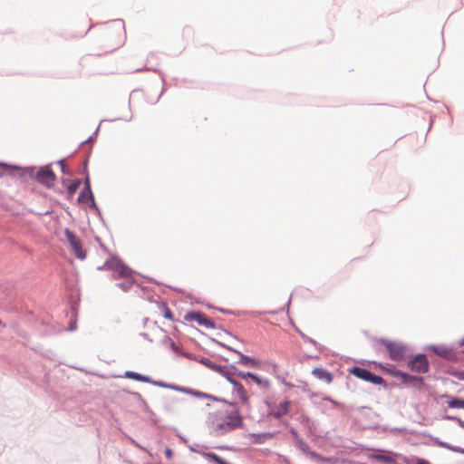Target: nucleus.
Returning a JSON list of instances; mask_svg holds the SVG:
<instances>
[{"mask_svg":"<svg viewBox=\"0 0 464 464\" xmlns=\"http://www.w3.org/2000/svg\"><path fill=\"white\" fill-rule=\"evenodd\" d=\"M322 399H323V401H326L331 402L335 407H340L341 406L340 402H338L337 401L334 400L330 396L324 395Z\"/></svg>","mask_w":464,"mask_h":464,"instance_id":"79ce46f5","label":"nucleus"},{"mask_svg":"<svg viewBox=\"0 0 464 464\" xmlns=\"http://www.w3.org/2000/svg\"><path fill=\"white\" fill-rule=\"evenodd\" d=\"M372 460L381 461L386 464H394L396 460L392 454L389 451L380 450L377 453H372L369 456Z\"/></svg>","mask_w":464,"mask_h":464,"instance_id":"2eb2a0df","label":"nucleus"},{"mask_svg":"<svg viewBox=\"0 0 464 464\" xmlns=\"http://www.w3.org/2000/svg\"><path fill=\"white\" fill-rule=\"evenodd\" d=\"M379 367L384 371L385 372L389 373V372L392 371L394 368H388L384 365H382V363H379Z\"/></svg>","mask_w":464,"mask_h":464,"instance_id":"4d7b16f0","label":"nucleus"},{"mask_svg":"<svg viewBox=\"0 0 464 464\" xmlns=\"http://www.w3.org/2000/svg\"><path fill=\"white\" fill-rule=\"evenodd\" d=\"M134 283H135L134 280L125 281V282H121V283H117L116 286L121 288L123 292H129L131 289Z\"/></svg>","mask_w":464,"mask_h":464,"instance_id":"7c9ffc66","label":"nucleus"},{"mask_svg":"<svg viewBox=\"0 0 464 464\" xmlns=\"http://www.w3.org/2000/svg\"><path fill=\"white\" fill-rule=\"evenodd\" d=\"M350 374L355 376L358 379L371 382L375 385H382L385 390H389L390 386L385 380L381 376L373 373L367 368L360 366H353L348 369Z\"/></svg>","mask_w":464,"mask_h":464,"instance_id":"7ed1b4c3","label":"nucleus"},{"mask_svg":"<svg viewBox=\"0 0 464 464\" xmlns=\"http://www.w3.org/2000/svg\"><path fill=\"white\" fill-rule=\"evenodd\" d=\"M181 388H182V386L173 384V383H168V386H167V389H171V390L178 391V392H180Z\"/></svg>","mask_w":464,"mask_h":464,"instance_id":"8fccbe9b","label":"nucleus"},{"mask_svg":"<svg viewBox=\"0 0 464 464\" xmlns=\"http://www.w3.org/2000/svg\"><path fill=\"white\" fill-rule=\"evenodd\" d=\"M196 390L194 389H191V388H188V387H184L182 386V388L180 389V392H183V393H186V394H189V395H192L193 396V393L195 392Z\"/></svg>","mask_w":464,"mask_h":464,"instance_id":"49530a36","label":"nucleus"},{"mask_svg":"<svg viewBox=\"0 0 464 464\" xmlns=\"http://www.w3.org/2000/svg\"><path fill=\"white\" fill-rule=\"evenodd\" d=\"M238 376L246 381L248 379H251V381L256 382L261 388L268 389L270 387V382L268 379L262 378L254 372H238Z\"/></svg>","mask_w":464,"mask_h":464,"instance_id":"f8f14e48","label":"nucleus"},{"mask_svg":"<svg viewBox=\"0 0 464 464\" xmlns=\"http://www.w3.org/2000/svg\"><path fill=\"white\" fill-rule=\"evenodd\" d=\"M389 374L401 379V382L408 387L421 390L422 386L424 385V377L422 376L411 375L399 369H393L392 371L389 372Z\"/></svg>","mask_w":464,"mask_h":464,"instance_id":"20e7f679","label":"nucleus"},{"mask_svg":"<svg viewBox=\"0 0 464 464\" xmlns=\"http://www.w3.org/2000/svg\"><path fill=\"white\" fill-rule=\"evenodd\" d=\"M276 378L283 383L285 384V386L287 387H293L292 384H290L289 382H286V380L284 378V377H281L279 375L276 376Z\"/></svg>","mask_w":464,"mask_h":464,"instance_id":"5fc2aeb1","label":"nucleus"},{"mask_svg":"<svg viewBox=\"0 0 464 464\" xmlns=\"http://www.w3.org/2000/svg\"><path fill=\"white\" fill-rule=\"evenodd\" d=\"M95 213L97 214V216L99 217V218L101 219V221H102V223H104L105 221H104V218H103V217H102V214L101 209H100V208H97V210L95 211Z\"/></svg>","mask_w":464,"mask_h":464,"instance_id":"052dcab7","label":"nucleus"},{"mask_svg":"<svg viewBox=\"0 0 464 464\" xmlns=\"http://www.w3.org/2000/svg\"><path fill=\"white\" fill-rule=\"evenodd\" d=\"M291 401L287 399L282 401L276 411H272L268 413V416H272L276 420H280L283 416L287 415L290 411Z\"/></svg>","mask_w":464,"mask_h":464,"instance_id":"4468645a","label":"nucleus"},{"mask_svg":"<svg viewBox=\"0 0 464 464\" xmlns=\"http://www.w3.org/2000/svg\"><path fill=\"white\" fill-rule=\"evenodd\" d=\"M409 368L418 373H426L430 370V362L425 353L412 355L408 362Z\"/></svg>","mask_w":464,"mask_h":464,"instance_id":"0eeeda50","label":"nucleus"},{"mask_svg":"<svg viewBox=\"0 0 464 464\" xmlns=\"http://www.w3.org/2000/svg\"><path fill=\"white\" fill-rule=\"evenodd\" d=\"M149 383H151L158 387L167 388L168 383L163 381H154L151 379V382H149Z\"/></svg>","mask_w":464,"mask_h":464,"instance_id":"c03bdc74","label":"nucleus"},{"mask_svg":"<svg viewBox=\"0 0 464 464\" xmlns=\"http://www.w3.org/2000/svg\"><path fill=\"white\" fill-rule=\"evenodd\" d=\"M124 377L131 380H135L138 382H151V377L149 375H144L133 371H126L124 372Z\"/></svg>","mask_w":464,"mask_h":464,"instance_id":"6ab92c4d","label":"nucleus"},{"mask_svg":"<svg viewBox=\"0 0 464 464\" xmlns=\"http://www.w3.org/2000/svg\"><path fill=\"white\" fill-rule=\"evenodd\" d=\"M198 362L214 372L217 370V367H218V364L215 363L214 362L206 357H200V359H198Z\"/></svg>","mask_w":464,"mask_h":464,"instance_id":"bb28decb","label":"nucleus"},{"mask_svg":"<svg viewBox=\"0 0 464 464\" xmlns=\"http://www.w3.org/2000/svg\"><path fill=\"white\" fill-rule=\"evenodd\" d=\"M93 193H92V188H90L89 191L87 190H84V188H82V189L80 191L79 193V196H78V198H77V201L79 203H84V202H87V200L89 198H92L93 197Z\"/></svg>","mask_w":464,"mask_h":464,"instance_id":"393cba45","label":"nucleus"},{"mask_svg":"<svg viewBox=\"0 0 464 464\" xmlns=\"http://www.w3.org/2000/svg\"><path fill=\"white\" fill-rule=\"evenodd\" d=\"M12 176H19L21 178L29 176L36 179L39 183L44 185L46 188H51L53 182L55 180L56 176L53 171L51 165H44L40 167L37 170L35 167L20 168L14 165H8L6 163H0Z\"/></svg>","mask_w":464,"mask_h":464,"instance_id":"f257e3e1","label":"nucleus"},{"mask_svg":"<svg viewBox=\"0 0 464 464\" xmlns=\"http://www.w3.org/2000/svg\"><path fill=\"white\" fill-rule=\"evenodd\" d=\"M219 375L224 377L226 380H227L229 377H231L233 374L227 369V365H218L217 367V370L215 371Z\"/></svg>","mask_w":464,"mask_h":464,"instance_id":"c85d7f7f","label":"nucleus"},{"mask_svg":"<svg viewBox=\"0 0 464 464\" xmlns=\"http://www.w3.org/2000/svg\"><path fill=\"white\" fill-rule=\"evenodd\" d=\"M82 185V179H76L70 182V184L67 185V194L68 198H72L76 191L79 189V188Z\"/></svg>","mask_w":464,"mask_h":464,"instance_id":"5701e85b","label":"nucleus"},{"mask_svg":"<svg viewBox=\"0 0 464 464\" xmlns=\"http://www.w3.org/2000/svg\"><path fill=\"white\" fill-rule=\"evenodd\" d=\"M248 436L252 438V444H263L266 440L273 439L275 433L269 431L261 433H249Z\"/></svg>","mask_w":464,"mask_h":464,"instance_id":"f3484780","label":"nucleus"},{"mask_svg":"<svg viewBox=\"0 0 464 464\" xmlns=\"http://www.w3.org/2000/svg\"><path fill=\"white\" fill-rule=\"evenodd\" d=\"M380 343L386 348L389 357L392 361H401L405 357L406 345L401 343L390 341L385 338H382Z\"/></svg>","mask_w":464,"mask_h":464,"instance_id":"39448f33","label":"nucleus"},{"mask_svg":"<svg viewBox=\"0 0 464 464\" xmlns=\"http://www.w3.org/2000/svg\"><path fill=\"white\" fill-rule=\"evenodd\" d=\"M211 397L212 398H208V400H211V401H218V402H223V403H226V404H229L231 406H236V402H230L228 401L227 400L224 399V398H221V397H218V396H215V395H212L211 394Z\"/></svg>","mask_w":464,"mask_h":464,"instance_id":"72a5a7b5","label":"nucleus"},{"mask_svg":"<svg viewBox=\"0 0 464 464\" xmlns=\"http://www.w3.org/2000/svg\"><path fill=\"white\" fill-rule=\"evenodd\" d=\"M140 336L144 339L148 340L149 342H152V339L150 338V335L147 333H140Z\"/></svg>","mask_w":464,"mask_h":464,"instance_id":"0e129e2a","label":"nucleus"},{"mask_svg":"<svg viewBox=\"0 0 464 464\" xmlns=\"http://www.w3.org/2000/svg\"><path fill=\"white\" fill-rule=\"evenodd\" d=\"M227 369L233 374L238 375V372H244L243 371L238 370L235 364L227 365Z\"/></svg>","mask_w":464,"mask_h":464,"instance_id":"ea45409f","label":"nucleus"},{"mask_svg":"<svg viewBox=\"0 0 464 464\" xmlns=\"http://www.w3.org/2000/svg\"><path fill=\"white\" fill-rule=\"evenodd\" d=\"M113 23L118 24L123 30H125L123 20L116 19V20H113Z\"/></svg>","mask_w":464,"mask_h":464,"instance_id":"13d9d810","label":"nucleus"},{"mask_svg":"<svg viewBox=\"0 0 464 464\" xmlns=\"http://www.w3.org/2000/svg\"><path fill=\"white\" fill-rule=\"evenodd\" d=\"M382 430L383 431H387V430H390L391 432H393V433H396V432H401V431H406L407 430L405 428H389L388 426H382Z\"/></svg>","mask_w":464,"mask_h":464,"instance_id":"4c0bfd02","label":"nucleus"},{"mask_svg":"<svg viewBox=\"0 0 464 464\" xmlns=\"http://www.w3.org/2000/svg\"><path fill=\"white\" fill-rule=\"evenodd\" d=\"M244 424L242 416H236L235 421H222L217 424L212 433L215 436L224 435L226 432L236 430L237 428L242 427Z\"/></svg>","mask_w":464,"mask_h":464,"instance_id":"6e6552de","label":"nucleus"},{"mask_svg":"<svg viewBox=\"0 0 464 464\" xmlns=\"http://www.w3.org/2000/svg\"><path fill=\"white\" fill-rule=\"evenodd\" d=\"M99 270H112L117 273L113 278H129L131 277L135 272L130 268L119 256H112L107 259L102 266L98 267Z\"/></svg>","mask_w":464,"mask_h":464,"instance_id":"f03ea898","label":"nucleus"},{"mask_svg":"<svg viewBox=\"0 0 464 464\" xmlns=\"http://www.w3.org/2000/svg\"><path fill=\"white\" fill-rule=\"evenodd\" d=\"M64 236H65L69 245H71L72 243H73L79 239V237L75 235V233L73 231H72L70 228L64 229Z\"/></svg>","mask_w":464,"mask_h":464,"instance_id":"c756f323","label":"nucleus"},{"mask_svg":"<svg viewBox=\"0 0 464 464\" xmlns=\"http://www.w3.org/2000/svg\"><path fill=\"white\" fill-rule=\"evenodd\" d=\"M99 129H100V126H98V127H97V129H96V130L94 131V133H93L92 136H90L86 140L82 141V142L81 143V145H84V144H85V143H87V142H91V141H92V140H93V139H94V137L97 135V133H98V131H99Z\"/></svg>","mask_w":464,"mask_h":464,"instance_id":"de8ad7c7","label":"nucleus"},{"mask_svg":"<svg viewBox=\"0 0 464 464\" xmlns=\"http://www.w3.org/2000/svg\"><path fill=\"white\" fill-rule=\"evenodd\" d=\"M291 301H292V295L289 297L288 302L285 304V306L281 308V311H285V310L288 311L289 310V306L291 304Z\"/></svg>","mask_w":464,"mask_h":464,"instance_id":"bf43d9fd","label":"nucleus"},{"mask_svg":"<svg viewBox=\"0 0 464 464\" xmlns=\"http://www.w3.org/2000/svg\"><path fill=\"white\" fill-rule=\"evenodd\" d=\"M295 447L300 450L307 457H310L312 459H315L324 463L329 461L328 458L322 456L315 450H313L304 440H298L297 442H295Z\"/></svg>","mask_w":464,"mask_h":464,"instance_id":"9b49d317","label":"nucleus"},{"mask_svg":"<svg viewBox=\"0 0 464 464\" xmlns=\"http://www.w3.org/2000/svg\"><path fill=\"white\" fill-rule=\"evenodd\" d=\"M438 445L440 447H443L445 449L450 450L455 452L464 453V448L459 447V446H452L448 442L445 441H438Z\"/></svg>","mask_w":464,"mask_h":464,"instance_id":"cd10ccee","label":"nucleus"},{"mask_svg":"<svg viewBox=\"0 0 464 464\" xmlns=\"http://www.w3.org/2000/svg\"><path fill=\"white\" fill-rule=\"evenodd\" d=\"M236 416H241L237 410L230 411L227 412V419L229 421H235Z\"/></svg>","mask_w":464,"mask_h":464,"instance_id":"f704fd0d","label":"nucleus"},{"mask_svg":"<svg viewBox=\"0 0 464 464\" xmlns=\"http://www.w3.org/2000/svg\"><path fill=\"white\" fill-rule=\"evenodd\" d=\"M302 423L305 426L309 436H315L316 427L314 421H311L308 417H303Z\"/></svg>","mask_w":464,"mask_h":464,"instance_id":"b1692460","label":"nucleus"},{"mask_svg":"<svg viewBox=\"0 0 464 464\" xmlns=\"http://www.w3.org/2000/svg\"><path fill=\"white\" fill-rule=\"evenodd\" d=\"M427 350L431 351L436 355L446 359L448 361H455L457 359V354L453 349H450L445 345H436L431 344L426 347Z\"/></svg>","mask_w":464,"mask_h":464,"instance_id":"9d476101","label":"nucleus"},{"mask_svg":"<svg viewBox=\"0 0 464 464\" xmlns=\"http://www.w3.org/2000/svg\"><path fill=\"white\" fill-rule=\"evenodd\" d=\"M209 340H210V342L216 343L217 345H218L222 348H225L232 353H237L239 356V361H237V363L242 364L245 366L254 367V368L258 367L260 365V362L257 361L256 359H255L251 356L246 355V354L242 353L240 351L231 347L222 342H219L215 338L209 337Z\"/></svg>","mask_w":464,"mask_h":464,"instance_id":"423d86ee","label":"nucleus"},{"mask_svg":"<svg viewBox=\"0 0 464 464\" xmlns=\"http://www.w3.org/2000/svg\"><path fill=\"white\" fill-rule=\"evenodd\" d=\"M185 321H196L199 325L205 326L207 328H212L215 329L217 327V324L215 322L207 317L203 313L199 311L190 310L188 311L185 316Z\"/></svg>","mask_w":464,"mask_h":464,"instance_id":"1a4fd4ad","label":"nucleus"},{"mask_svg":"<svg viewBox=\"0 0 464 464\" xmlns=\"http://www.w3.org/2000/svg\"><path fill=\"white\" fill-rule=\"evenodd\" d=\"M295 330L296 331V333H298V334L300 335V337L304 341V342H307V343H310L311 344H313L319 352H322L323 349H324V346L322 344H320L319 343H317L315 340H314L313 338L309 337L308 335H306L304 333H303L298 327L295 326Z\"/></svg>","mask_w":464,"mask_h":464,"instance_id":"412c9836","label":"nucleus"},{"mask_svg":"<svg viewBox=\"0 0 464 464\" xmlns=\"http://www.w3.org/2000/svg\"><path fill=\"white\" fill-rule=\"evenodd\" d=\"M130 394L140 403L142 400H143V397L142 395L138 392H130Z\"/></svg>","mask_w":464,"mask_h":464,"instance_id":"a18cd8bd","label":"nucleus"},{"mask_svg":"<svg viewBox=\"0 0 464 464\" xmlns=\"http://www.w3.org/2000/svg\"><path fill=\"white\" fill-rule=\"evenodd\" d=\"M457 376H458L459 380H461V381L464 380V371L458 372Z\"/></svg>","mask_w":464,"mask_h":464,"instance_id":"338daca9","label":"nucleus"},{"mask_svg":"<svg viewBox=\"0 0 464 464\" xmlns=\"http://www.w3.org/2000/svg\"><path fill=\"white\" fill-rule=\"evenodd\" d=\"M84 203L87 204L90 208L94 209V211H96L97 208H99L95 202L94 196L92 197V198H89L87 202Z\"/></svg>","mask_w":464,"mask_h":464,"instance_id":"58836bf2","label":"nucleus"},{"mask_svg":"<svg viewBox=\"0 0 464 464\" xmlns=\"http://www.w3.org/2000/svg\"><path fill=\"white\" fill-rule=\"evenodd\" d=\"M76 327H77V326H76V322H72V323H70V324H69V328H68V329H69V331H71V332H72V331L76 330Z\"/></svg>","mask_w":464,"mask_h":464,"instance_id":"e2e57ef3","label":"nucleus"},{"mask_svg":"<svg viewBox=\"0 0 464 464\" xmlns=\"http://www.w3.org/2000/svg\"><path fill=\"white\" fill-rule=\"evenodd\" d=\"M219 312L223 313V314H234V312L231 311V310H228V309H224V308H217Z\"/></svg>","mask_w":464,"mask_h":464,"instance_id":"680f3d73","label":"nucleus"},{"mask_svg":"<svg viewBox=\"0 0 464 464\" xmlns=\"http://www.w3.org/2000/svg\"><path fill=\"white\" fill-rule=\"evenodd\" d=\"M233 387H234L233 392L238 395L241 402L246 405L248 404L249 400L246 395V390H245L244 386L241 384V382H237L233 385Z\"/></svg>","mask_w":464,"mask_h":464,"instance_id":"aec40b11","label":"nucleus"},{"mask_svg":"<svg viewBox=\"0 0 464 464\" xmlns=\"http://www.w3.org/2000/svg\"><path fill=\"white\" fill-rule=\"evenodd\" d=\"M70 182L71 181L67 179H63V180H62L63 185L66 188H67V185L70 184Z\"/></svg>","mask_w":464,"mask_h":464,"instance_id":"774afa93","label":"nucleus"},{"mask_svg":"<svg viewBox=\"0 0 464 464\" xmlns=\"http://www.w3.org/2000/svg\"><path fill=\"white\" fill-rule=\"evenodd\" d=\"M57 164L60 165L61 167V171L63 173V174H66V175H71L72 172L71 170L67 168V166L65 165V159H62L60 160L57 161Z\"/></svg>","mask_w":464,"mask_h":464,"instance_id":"473e14b6","label":"nucleus"},{"mask_svg":"<svg viewBox=\"0 0 464 464\" xmlns=\"http://www.w3.org/2000/svg\"><path fill=\"white\" fill-rule=\"evenodd\" d=\"M193 396L196 397V398H199V399L212 398L211 394L206 393V392H200V391H198V390L195 391V392L193 393Z\"/></svg>","mask_w":464,"mask_h":464,"instance_id":"c9c22d12","label":"nucleus"},{"mask_svg":"<svg viewBox=\"0 0 464 464\" xmlns=\"http://www.w3.org/2000/svg\"><path fill=\"white\" fill-rule=\"evenodd\" d=\"M229 383H231L232 385H234L237 382H238L237 380H236L234 378V375H232L231 377H229L227 380Z\"/></svg>","mask_w":464,"mask_h":464,"instance_id":"69168bd1","label":"nucleus"},{"mask_svg":"<svg viewBox=\"0 0 464 464\" xmlns=\"http://www.w3.org/2000/svg\"><path fill=\"white\" fill-rule=\"evenodd\" d=\"M130 440L131 444H132L133 446H135L136 448H138V449H140V450H143V451H148L146 448H144L143 446H141V445H140L139 442H137L135 440H133V439H130Z\"/></svg>","mask_w":464,"mask_h":464,"instance_id":"09e8293b","label":"nucleus"},{"mask_svg":"<svg viewBox=\"0 0 464 464\" xmlns=\"http://www.w3.org/2000/svg\"><path fill=\"white\" fill-rule=\"evenodd\" d=\"M440 403L447 404L451 409H464V399L454 397L449 394H442L440 396Z\"/></svg>","mask_w":464,"mask_h":464,"instance_id":"ddd939ff","label":"nucleus"},{"mask_svg":"<svg viewBox=\"0 0 464 464\" xmlns=\"http://www.w3.org/2000/svg\"><path fill=\"white\" fill-rule=\"evenodd\" d=\"M165 456L167 459H170L172 457H173V451L170 448H166L165 449Z\"/></svg>","mask_w":464,"mask_h":464,"instance_id":"3c124183","label":"nucleus"},{"mask_svg":"<svg viewBox=\"0 0 464 464\" xmlns=\"http://www.w3.org/2000/svg\"><path fill=\"white\" fill-rule=\"evenodd\" d=\"M216 449L218 450H232V451H236V448L234 446H218L216 447Z\"/></svg>","mask_w":464,"mask_h":464,"instance_id":"603ef678","label":"nucleus"},{"mask_svg":"<svg viewBox=\"0 0 464 464\" xmlns=\"http://www.w3.org/2000/svg\"><path fill=\"white\" fill-rule=\"evenodd\" d=\"M312 374L317 379L324 381L328 384L331 383L334 379L333 373L323 367H315L312 371Z\"/></svg>","mask_w":464,"mask_h":464,"instance_id":"dca6fc26","label":"nucleus"},{"mask_svg":"<svg viewBox=\"0 0 464 464\" xmlns=\"http://www.w3.org/2000/svg\"><path fill=\"white\" fill-rule=\"evenodd\" d=\"M163 345L168 346L173 353L179 354L181 353V349L175 343V342L168 335H165L161 341Z\"/></svg>","mask_w":464,"mask_h":464,"instance_id":"4be33fe9","label":"nucleus"},{"mask_svg":"<svg viewBox=\"0 0 464 464\" xmlns=\"http://www.w3.org/2000/svg\"><path fill=\"white\" fill-rule=\"evenodd\" d=\"M140 405L145 411H149V405L144 399L140 402Z\"/></svg>","mask_w":464,"mask_h":464,"instance_id":"6e6d98bb","label":"nucleus"},{"mask_svg":"<svg viewBox=\"0 0 464 464\" xmlns=\"http://www.w3.org/2000/svg\"><path fill=\"white\" fill-rule=\"evenodd\" d=\"M91 155V149L89 150L88 153L86 154L85 156V159L82 162V166H83V173H86L88 172V162H89V157Z\"/></svg>","mask_w":464,"mask_h":464,"instance_id":"37998d69","label":"nucleus"},{"mask_svg":"<svg viewBox=\"0 0 464 464\" xmlns=\"http://www.w3.org/2000/svg\"><path fill=\"white\" fill-rule=\"evenodd\" d=\"M83 175H84V179H82V184H83L84 190L89 191L90 188H92L89 173L86 172V173H83Z\"/></svg>","mask_w":464,"mask_h":464,"instance_id":"2f4dec72","label":"nucleus"},{"mask_svg":"<svg viewBox=\"0 0 464 464\" xmlns=\"http://www.w3.org/2000/svg\"><path fill=\"white\" fill-rule=\"evenodd\" d=\"M179 355H181V356H183V357H185L187 359L197 361V362H198V359H200V356H197V355H194L192 353H187V352H183V351H181Z\"/></svg>","mask_w":464,"mask_h":464,"instance_id":"e433bc0d","label":"nucleus"},{"mask_svg":"<svg viewBox=\"0 0 464 464\" xmlns=\"http://www.w3.org/2000/svg\"><path fill=\"white\" fill-rule=\"evenodd\" d=\"M159 308L162 310L163 316L168 320H173L174 315L171 310L169 308L168 304L165 302H160L159 304Z\"/></svg>","mask_w":464,"mask_h":464,"instance_id":"a878e982","label":"nucleus"},{"mask_svg":"<svg viewBox=\"0 0 464 464\" xmlns=\"http://www.w3.org/2000/svg\"><path fill=\"white\" fill-rule=\"evenodd\" d=\"M415 464H431L429 460L422 459V458H417Z\"/></svg>","mask_w":464,"mask_h":464,"instance_id":"864d4df0","label":"nucleus"},{"mask_svg":"<svg viewBox=\"0 0 464 464\" xmlns=\"http://www.w3.org/2000/svg\"><path fill=\"white\" fill-rule=\"evenodd\" d=\"M69 246L72 252L78 259L83 260L86 258V251L84 250L80 238Z\"/></svg>","mask_w":464,"mask_h":464,"instance_id":"a211bd4d","label":"nucleus"},{"mask_svg":"<svg viewBox=\"0 0 464 464\" xmlns=\"http://www.w3.org/2000/svg\"><path fill=\"white\" fill-rule=\"evenodd\" d=\"M290 434L292 435L293 439L295 440V442H297L298 440H303L298 431L295 428H291L289 430Z\"/></svg>","mask_w":464,"mask_h":464,"instance_id":"a19ab883","label":"nucleus"}]
</instances>
